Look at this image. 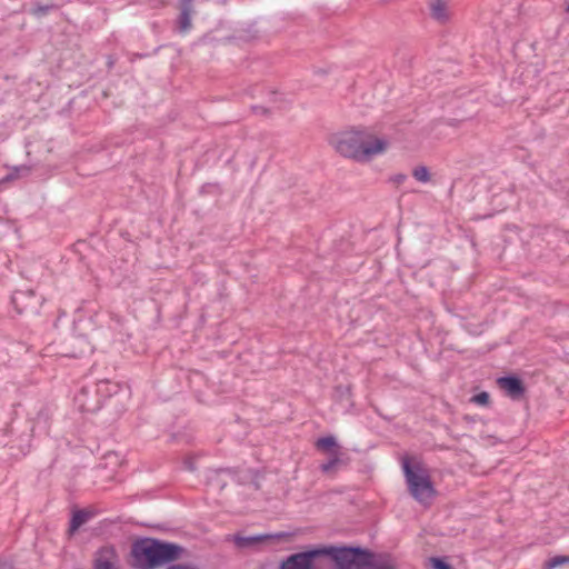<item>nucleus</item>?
Returning <instances> with one entry per match:
<instances>
[{"instance_id":"nucleus-15","label":"nucleus","mask_w":569,"mask_h":569,"mask_svg":"<svg viewBox=\"0 0 569 569\" xmlns=\"http://www.w3.org/2000/svg\"><path fill=\"white\" fill-rule=\"evenodd\" d=\"M58 9L56 3H47L43 4L38 0H34L33 7L30 10V13L37 18H41L47 16L51 10Z\"/></svg>"},{"instance_id":"nucleus-3","label":"nucleus","mask_w":569,"mask_h":569,"mask_svg":"<svg viewBox=\"0 0 569 569\" xmlns=\"http://www.w3.org/2000/svg\"><path fill=\"white\" fill-rule=\"evenodd\" d=\"M401 465L409 493L419 503L429 506L437 496L429 469L417 457L410 456H403Z\"/></svg>"},{"instance_id":"nucleus-21","label":"nucleus","mask_w":569,"mask_h":569,"mask_svg":"<svg viewBox=\"0 0 569 569\" xmlns=\"http://www.w3.org/2000/svg\"><path fill=\"white\" fill-rule=\"evenodd\" d=\"M351 396V390L349 386H338L335 389V397L342 401L343 399H349Z\"/></svg>"},{"instance_id":"nucleus-6","label":"nucleus","mask_w":569,"mask_h":569,"mask_svg":"<svg viewBox=\"0 0 569 569\" xmlns=\"http://www.w3.org/2000/svg\"><path fill=\"white\" fill-rule=\"evenodd\" d=\"M157 552L158 567H160L182 558L187 550L178 543L157 539Z\"/></svg>"},{"instance_id":"nucleus-10","label":"nucleus","mask_w":569,"mask_h":569,"mask_svg":"<svg viewBox=\"0 0 569 569\" xmlns=\"http://www.w3.org/2000/svg\"><path fill=\"white\" fill-rule=\"evenodd\" d=\"M93 512L87 509H74L71 513L70 522H69V533L73 535L79 530L81 526H83L91 517Z\"/></svg>"},{"instance_id":"nucleus-18","label":"nucleus","mask_w":569,"mask_h":569,"mask_svg":"<svg viewBox=\"0 0 569 569\" xmlns=\"http://www.w3.org/2000/svg\"><path fill=\"white\" fill-rule=\"evenodd\" d=\"M385 558H375L373 565L371 567H366V569H397L395 563H392L389 559Z\"/></svg>"},{"instance_id":"nucleus-9","label":"nucleus","mask_w":569,"mask_h":569,"mask_svg":"<svg viewBox=\"0 0 569 569\" xmlns=\"http://www.w3.org/2000/svg\"><path fill=\"white\" fill-rule=\"evenodd\" d=\"M116 557L113 548H102L99 557L94 559L93 569H119L112 558Z\"/></svg>"},{"instance_id":"nucleus-28","label":"nucleus","mask_w":569,"mask_h":569,"mask_svg":"<svg viewBox=\"0 0 569 569\" xmlns=\"http://www.w3.org/2000/svg\"><path fill=\"white\" fill-rule=\"evenodd\" d=\"M167 569H194L187 565H170Z\"/></svg>"},{"instance_id":"nucleus-19","label":"nucleus","mask_w":569,"mask_h":569,"mask_svg":"<svg viewBox=\"0 0 569 569\" xmlns=\"http://www.w3.org/2000/svg\"><path fill=\"white\" fill-rule=\"evenodd\" d=\"M412 176L420 182H428L430 180V173L426 166H418L413 169Z\"/></svg>"},{"instance_id":"nucleus-26","label":"nucleus","mask_w":569,"mask_h":569,"mask_svg":"<svg viewBox=\"0 0 569 569\" xmlns=\"http://www.w3.org/2000/svg\"><path fill=\"white\" fill-rule=\"evenodd\" d=\"M179 8L193 9V0H180Z\"/></svg>"},{"instance_id":"nucleus-8","label":"nucleus","mask_w":569,"mask_h":569,"mask_svg":"<svg viewBox=\"0 0 569 569\" xmlns=\"http://www.w3.org/2000/svg\"><path fill=\"white\" fill-rule=\"evenodd\" d=\"M87 387H82L81 390L76 395L74 401L82 412H94L101 407L100 398L92 393Z\"/></svg>"},{"instance_id":"nucleus-12","label":"nucleus","mask_w":569,"mask_h":569,"mask_svg":"<svg viewBox=\"0 0 569 569\" xmlns=\"http://www.w3.org/2000/svg\"><path fill=\"white\" fill-rule=\"evenodd\" d=\"M429 7L430 14L435 20L439 21L440 23L448 21L449 16L445 0H430Z\"/></svg>"},{"instance_id":"nucleus-17","label":"nucleus","mask_w":569,"mask_h":569,"mask_svg":"<svg viewBox=\"0 0 569 569\" xmlns=\"http://www.w3.org/2000/svg\"><path fill=\"white\" fill-rule=\"evenodd\" d=\"M563 565H569V556H555L542 563V569H555Z\"/></svg>"},{"instance_id":"nucleus-23","label":"nucleus","mask_w":569,"mask_h":569,"mask_svg":"<svg viewBox=\"0 0 569 569\" xmlns=\"http://www.w3.org/2000/svg\"><path fill=\"white\" fill-rule=\"evenodd\" d=\"M183 467L188 471H191V472L196 471L197 470L196 457L193 455H188L187 457H184Z\"/></svg>"},{"instance_id":"nucleus-7","label":"nucleus","mask_w":569,"mask_h":569,"mask_svg":"<svg viewBox=\"0 0 569 569\" xmlns=\"http://www.w3.org/2000/svg\"><path fill=\"white\" fill-rule=\"evenodd\" d=\"M497 385L512 400H520L526 392L525 383L522 379L517 375L499 377L497 379Z\"/></svg>"},{"instance_id":"nucleus-2","label":"nucleus","mask_w":569,"mask_h":569,"mask_svg":"<svg viewBox=\"0 0 569 569\" xmlns=\"http://www.w3.org/2000/svg\"><path fill=\"white\" fill-rule=\"evenodd\" d=\"M332 144L345 158L367 161L375 154L386 151L389 143L386 139L375 137L367 128L358 127L338 133L332 139Z\"/></svg>"},{"instance_id":"nucleus-13","label":"nucleus","mask_w":569,"mask_h":569,"mask_svg":"<svg viewBox=\"0 0 569 569\" xmlns=\"http://www.w3.org/2000/svg\"><path fill=\"white\" fill-rule=\"evenodd\" d=\"M179 9H180V14H179L178 20H177L178 30L181 33H186L192 27L191 14L194 12V10L193 9H187V8H179Z\"/></svg>"},{"instance_id":"nucleus-20","label":"nucleus","mask_w":569,"mask_h":569,"mask_svg":"<svg viewBox=\"0 0 569 569\" xmlns=\"http://www.w3.org/2000/svg\"><path fill=\"white\" fill-rule=\"evenodd\" d=\"M431 569H453V567L441 557H431L430 558Z\"/></svg>"},{"instance_id":"nucleus-24","label":"nucleus","mask_w":569,"mask_h":569,"mask_svg":"<svg viewBox=\"0 0 569 569\" xmlns=\"http://www.w3.org/2000/svg\"><path fill=\"white\" fill-rule=\"evenodd\" d=\"M252 110L256 113H259V114H262V116H269L270 114V110L268 108H266V107H262V106H253Z\"/></svg>"},{"instance_id":"nucleus-22","label":"nucleus","mask_w":569,"mask_h":569,"mask_svg":"<svg viewBox=\"0 0 569 569\" xmlns=\"http://www.w3.org/2000/svg\"><path fill=\"white\" fill-rule=\"evenodd\" d=\"M471 401L480 406H488L490 403V395L487 391H481L475 395Z\"/></svg>"},{"instance_id":"nucleus-1","label":"nucleus","mask_w":569,"mask_h":569,"mask_svg":"<svg viewBox=\"0 0 569 569\" xmlns=\"http://www.w3.org/2000/svg\"><path fill=\"white\" fill-rule=\"evenodd\" d=\"M385 557L360 546H319L290 555L279 569H366Z\"/></svg>"},{"instance_id":"nucleus-25","label":"nucleus","mask_w":569,"mask_h":569,"mask_svg":"<svg viewBox=\"0 0 569 569\" xmlns=\"http://www.w3.org/2000/svg\"><path fill=\"white\" fill-rule=\"evenodd\" d=\"M0 569H14L13 562L0 558Z\"/></svg>"},{"instance_id":"nucleus-14","label":"nucleus","mask_w":569,"mask_h":569,"mask_svg":"<svg viewBox=\"0 0 569 569\" xmlns=\"http://www.w3.org/2000/svg\"><path fill=\"white\" fill-rule=\"evenodd\" d=\"M316 448L326 453L341 449L333 436L321 437L316 442Z\"/></svg>"},{"instance_id":"nucleus-4","label":"nucleus","mask_w":569,"mask_h":569,"mask_svg":"<svg viewBox=\"0 0 569 569\" xmlns=\"http://www.w3.org/2000/svg\"><path fill=\"white\" fill-rule=\"evenodd\" d=\"M132 566L136 569L158 568L157 539L141 538L131 546Z\"/></svg>"},{"instance_id":"nucleus-27","label":"nucleus","mask_w":569,"mask_h":569,"mask_svg":"<svg viewBox=\"0 0 569 569\" xmlns=\"http://www.w3.org/2000/svg\"><path fill=\"white\" fill-rule=\"evenodd\" d=\"M406 179H407V176H406V174L399 173V174L395 176L393 181H395L397 184H400V183H402Z\"/></svg>"},{"instance_id":"nucleus-16","label":"nucleus","mask_w":569,"mask_h":569,"mask_svg":"<svg viewBox=\"0 0 569 569\" xmlns=\"http://www.w3.org/2000/svg\"><path fill=\"white\" fill-rule=\"evenodd\" d=\"M270 536H251V537H236L234 542L239 548H248L254 546L266 539H269Z\"/></svg>"},{"instance_id":"nucleus-11","label":"nucleus","mask_w":569,"mask_h":569,"mask_svg":"<svg viewBox=\"0 0 569 569\" xmlns=\"http://www.w3.org/2000/svg\"><path fill=\"white\" fill-rule=\"evenodd\" d=\"M327 455H328L327 461L322 462L320 466V470L323 473H329L332 470L337 469L339 466L345 463L343 458H342L345 456V453L342 452L341 449L329 452Z\"/></svg>"},{"instance_id":"nucleus-5","label":"nucleus","mask_w":569,"mask_h":569,"mask_svg":"<svg viewBox=\"0 0 569 569\" xmlns=\"http://www.w3.org/2000/svg\"><path fill=\"white\" fill-rule=\"evenodd\" d=\"M11 303L19 315L36 313L41 300L33 290H17L11 297Z\"/></svg>"},{"instance_id":"nucleus-29","label":"nucleus","mask_w":569,"mask_h":569,"mask_svg":"<svg viewBox=\"0 0 569 569\" xmlns=\"http://www.w3.org/2000/svg\"><path fill=\"white\" fill-rule=\"evenodd\" d=\"M567 11L569 12V4H568V8H567Z\"/></svg>"}]
</instances>
